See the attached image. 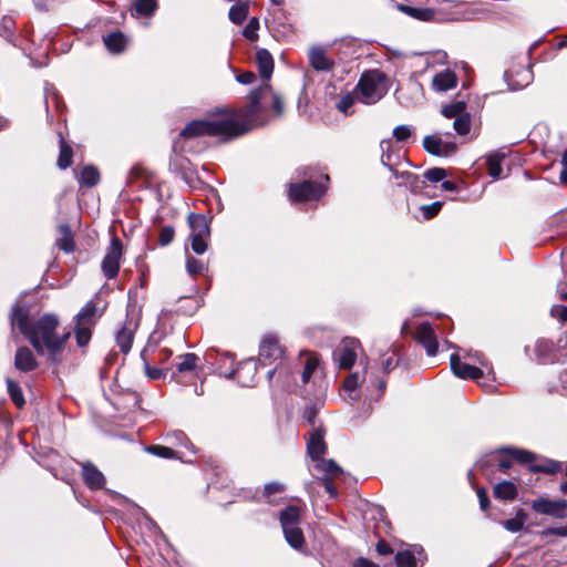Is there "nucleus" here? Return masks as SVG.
I'll return each instance as SVG.
<instances>
[{
	"mask_svg": "<svg viewBox=\"0 0 567 567\" xmlns=\"http://www.w3.org/2000/svg\"><path fill=\"white\" fill-rule=\"evenodd\" d=\"M103 307H99L95 300L87 301L74 318L75 340L81 348L86 347L92 338V330L104 312Z\"/></svg>",
	"mask_w": 567,
	"mask_h": 567,
	"instance_id": "obj_4",
	"label": "nucleus"
},
{
	"mask_svg": "<svg viewBox=\"0 0 567 567\" xmlns=\"http://www.w3.org/2000/svg\"><path fill=\"white\" fill-rule=\"evenodd\" d=\"M134 9L137 14L150 17L157 9V0H135Z\"/></svg>",
	"mask_w": 567,
	"mask_h": 567,
	"instance_id": "obj_43",
	"label": "nucleus"
},
{
	"mask_svg": "<svg viewBox=\"0 0 567 567\" xmlns=\"http://www.w3.org/2000/svg\"><path fill=\"white\" fill-rule=\"evenodd\" d=\"M256 62L258 65L260 76L265 81H268L274 72V59L269 51L266 49H259L256 52Z\"/></svg>",
	"mask_w": 567,
	"mask_h": 567,
	"instance_id": "obj_24",
	"label": "nucleus"
},
{
	"mask_svg": "<svg viewBox=\"0 0 567 567\" xmlns=\"http://www.w3.org/2000/svg\"><path fill=\"white\" fill-rule=\"evenodd\" d=\"M419 557L412 550H401L395 555V563L398 567H417Z\"/></svg>",
	"mask_w": 567,
	"mask_h": 567,
	"instance_id": "obj_40",
	"label": "nucleus"
},
{
	"mask_svg": "<svg viewBox=\"0 0 567 567\" xmlns=\"http://www.w3.org/2000/svg\"><path fill=\"white\" fill-rule=\"evenodd\" d=\"M252 125L241 121L230 112H224L219 116L208 120H197L188 123L179 133L174 143V151H186V142L204 135L216 136L223 141L238 137L250 131Z\"/></svg>",
	"mask_w": 567,
	"mask_h": 567,
	"instance_id": "obj_2",
	"label": "nucleus"
},
{
	"mask_svg": "<svg viewBox=\"0 0 567 567\" xmlns=\"http://www.w3.org/2000/svg\"><path fill=\"white\" fill-rule=\"evenodd\" d=\"M60 238L56 239V246L66 254L74 251V239L69 225L63 224L59 227Z\"/></svg>",
	"mask_w": 567,
	"mask_h": 567,
	"instance_id": "obj_30",
	"label": "nucleus"
},
{
	"mask_svg": "<svg viewBox=\"0 0 567 567\" xmlns=\"http://www.w3.org/2000/svg\"><path fill=\"white\" fill-rule=\"evenodd\" d=\"M498 460V470L506 473L513 467V458L509 454L499 451V455L496 456Z\"/></svg>",
	"mask_w": 567,
	"mask_h": 567,
	"instance_id": "obj_57",
	"label": "nucleus"
},
{
	"mask_svg": "<svg viewBox=\"0 0 567 567\" xmlns=\"http://www.w3.org/2000/svg\"><path fill=\"white\" fill-rule=\"evenodd\" d=\"M104 44L112 53H120L125 49L126 39L123 33L114 32L104 38Z\"/></svg>",
	"mask_w": 567,
	"mask_h": 567,
	"instance_id": "obj_34",
	"label": "nucleus"
},
{
	"mask_svg": "<svg viewBox=\"0 0 567 567\" xmlns=\"http://www.w3.org/2000/svg\"><path fill=\"white\" fill-rule=\"evenodd\" d=\"M503 453H507L511 457L520 464H530L534 461V454L520 449H503Z\"/></svg>",
	"mask_w": 567,
	"mask_h": 567,
	"instance_id": "obj_42",
	"label": "nucleus"
},
{
	"mask_svg": "<svg viewBox=\"0 0 567 567\" xmlns=\"http://www.w3.org/2000/svg\"><path fill=\"white\" fill-rule=\"evenodd\" d=\"M561 470V464L553 460H544L540 463L530 465V471L535 473L555 474Z\"/></svg>",
	"mask_w": 567,
	"mask_h": 567,
	"instance_id": "obj_39",
	"label": "nucleus"
},
{
	"mask_svg": "<svg viewBox=\"0 0 567 567\" xmlns=\"http://www.w3.org/2000/svg\"><path fill=\"white\" fill-rule=\"evenodd\" d=\"M282 355L280 346L274 338H266L262 340L259 349V362L265 364L267 360H278Z\"/></svg>",
	"mask_w": 567,
	"mask_h": 567,
	"instance_id": "obj_22",
	"label": "nucleus"
},
{
	"mask_svg": "<svg viewBox=\"0 0 567 567\" xmlns=\"http://www.w3.org/2000/svg\"><path fill=\"white\" fill-rule=\"evenodd\" d=\"M181 359L182 361L177 363L179 372L193 371L197 365L198 357L195 353H186Z\"/></svg>",
	"mask_w": 567,
	"mask_h": 567,
	"instance_id": "obj_51",
	"label": "nucleus"
},
{
	"mask_svg": "<svg viewBox=\"0 0 567 567\" xmlns=\"http://www.w3.org/2000/svg\"><path fill=\"white\" fill-rule=\"evenodd\" d=\"M309 63L316 71L330 72L334 68V62L328 58L322 47L315 45L309 50Z\"/></svg>",
	"mask_w": 567,
	"mask_h": 567,
	"instance_id": "obj_17",
	"label": "nucleus"
},
{
	"mask_svg": "<svg viewBox=\"0 0 567 567\" xmlns=\"http://www.w3.org/2000/svg\"><path fill=\"white\" fill-rule=\"evenodd\" d=\"M137 327H138L137 320H135L133 318H127L126 321L124 322L123 327L116 334V343H117L121 352H123L124 354L128 353L132 348L134 334H135Z\"/></svg>",
	"mask_w": 567,
	"mask_h": 567,
	"instance_id": "obj_16",
	"label": "nucleus"
},
{
	"mask_svg": "<svg viewBox=\"0 0 567 567\" xmlns=\"http://www.w3.org/2000/svg\"><path fill=\"white\" fill-rule=\"evenodd\" d=\"M457 84L456 74L450 69L437 72L432 79V89L436 92H446Z\"/></svg>",
	"mask_w": 567,
	"mask_h": 567,
	"instance_id": "obj_19",
	"label": "nucleus"
},
{
	"mask_svg": "<svg viewBox=\"0 0 567 567\" xmlns=\"http://www.w3.org/2000/svg\"><path fill=\"white\" fill-rule=\"evenodd\" d=\"M553 317L559 318L561 321L567 322V307L566 306H553L550 309Z\"/></svg>",
	"mask_w": 567,
	"mask_h": 567,
	"instance_id": "obj_63",
	"label": "nucleus"
},
{
	"mask_svg": "<svg viewBox=\"0 0 567 567\" xmlns=\"http://www.w3.org/2000/svg\"><path fill=\"white\" fill-rule=\"evenodd\" d=\"M207 266L206 264L200 260L196 259L195 257L187 256L186 260V270L190 276H196L206 270Z\"/></svg>",
	"mask_w": 567,
	"mask_h": 567,
	"instance_id": "obj_50",
	"label": "nucleus"
},
{
	"mask_svg": "<svg viewBox=\"0 0 567 567\" xmlns=\"http://www.w3.org/2000/svg\"><path fill=\"white\" fill-rule=\"evenodd\" d=\"M400 9L402 12L406 13L408 16L415 18L421 21H430L434 18L435 12L433 9L430 8H417V7H411V6H400Z\"/></svg>",
	"mask_w": 567,
	"mask_h": 567,
	"instance_id": "obj_33",
	"label": "nucleus"
},
{
	"mask_svg": "<svg viewBox=\"0 0 567 567\" xmlns=\"http://www.w3.org/2000/svg\"><path fill=\"white\" fill-rule=\"evenodd\" d=\"M59 318L53 313H44L37 320L31 319L25 306L14 305L11 309L12 331L18 329L33 346L38 354L48 355L52 362H61L65 342L71 333H58Z\"/></svg>",
	"mask_w": 567,
	"mask_h": 567,
	"instance_id": "obj_1",
	"label": "nucleus"
},
{
	"mask_svg": "<svg viewBox=\"0 0 567 567\" xmlns=\"http://www.w3.org/2000/svg\"><path fill=\"white\" fill-rule=\"evenodd\" d=\"M502 525L512 533H517L523 529L524 520L522 518H511L502 522Z\"/></svg>",
	"mask_w": 567,
	"mask_h": 567,
	"instance_id": "obj_59",
	"label": "nucleus"
},
{
	"mask_svg": "<svg viewBox=\"0 0 567 567\" xmlns=\"http://www.w3.org/2000/svg\"><path fill=\"white\" fill-rule=\"evenodd\" d=\"M389 89L390 80L388 75L378 69H373L361 74L354 94L359 102L371 105L380 101Z\"/></svg>",
	"mask_w": 567,
	"mask_h": 567,
	"instance_id": "obj_3",
	"label": "nucleus"
},
{
	"mask_svg": "<svg viewBox=\"0 0 567 567\" xmlns=\"http://www.w3.org/2000/svg\"><path fill=\"white\" fill-rule=\"evenodd\" d=\"M284 491V485L277 482H271L265 485L264 495L266 497Z\"/></svg>",
	"mask_w": 567,
	"mask_h": 567,
	"instance_id": "obj_62",
	"label": "nucleus"
},
{
	"mask_svg": "<svg viewBox=\"0 0 567 567\" xmlns=\"http://www.w3.org/2000/svg\"><path fill=\"white\" fill-rule=\"evenodd\" d=\"M357 100V96L348 93L339 100L337 103V109L342 112L343 114H349L352 105L354 104V101Z\"/></svg>",
	"mask_w": 567,
	"mask_h": 567,
	"instance_id": "obj_54",
	"label": "nucleus"
},
{
	"mask_svg": "<svg viewBox=\"0 0 567 567\" xmlns=\"http://www.w3.org/2000/svg\"><path fill=\"white\" fill-rule=\"evenodd\" d=\"M446 175L447 174L444 168L433 167V168L427 169L423 176L425 179H427L431 183H437V182L443 181L446 177Z\"/></svg>",
	"mask_w": 567,
	"mask_h": 567,
	"instance_id": "obj_53",
	"label": "nucleus"
},
{
	"mask_svg": "<svg viewBox=\"0 0 567 567\" xmlns=\"http://www.w3.org/2000/svg\"><path fill=\"white\" fill-rule=\"evenodd\" d=\"M425 151L435 156H450L456 152V144L454 142H444L437 135H427L423 140Z\"/></svg>",
	"mask_w": 567,
	"mask_h": 567,
	"instance_id": "obj_13",
	"label": "nucleus"
},
{
	"mask_svg": "<svg viewBox=\"0 0 567 567\" xmlns=\"http://www.w3.org/2000/svg\"><path fill=\"white\" fill-rule=\"evenodd\" d=\"M414 339L425 348L427 355L434 357L437 353V338L434 328L430 323H420L415 328Z\"/></svg>",
	"mask_w": 567,
	"mask_h": 567,
	"instance_id": "obj_11",
	"label": "nucleus"
},
{
	"mask_svg": "<svg viewBox=\"0 0 567 567\" xmlns=\"http://www.w3.org/2000/svg\"><path fill=\"white\" fill-rule=\"evenodd\" d=\"M318 365H319V359L317 358V355L309 354L307 357L306 364H305L303 371L301 373V380L303 383H307L310 380L311 375L317 370Z\"/></svg>",
	"mask_w": 567,
	"mask_h": 567,
	"instance_id": "obj_47",
	"label": "nucleus"
},
{
	"mask_svg": "<svg viewBox=\"0 0 567 567\" xmlns=\"http://www.w3.org/2000/svg\"><path fill=\"white\" fill-rule=\"evenodd\" d=\"M14 364L18 370L23 372L34 370L38 365L32 351L27 347L17 350Z\"/></svg>",
	"mask_w": 567,
	"mask_h": 567,
	"instance_id": "obj_23",
	"label": "nucleus"
},
{
	"mask_svg": "<svg viewBox=\"0 0 567 567\" xmlns=\"http://www.w3.org/2000/svg\"><path fill=\"white\" fill-rule=\"evenodd\" d=\"M442 205H443L442 202H434V203H432L430 205L421 206V210H422L423 217L425 219L433 218L434 216H436L439 214V212L442 208Z\"/></svg>",
	"mask_w": 567,
	"mask_h": 567,
	"instance_id": "obj_56",
	"label": "nucleus"
},
{
	"mask_svg": "<svg viewBox=\"0 0 567 567\" xmlns=\"http://www.w3.org/2000/svg\"><path fill=\"white\" fill-rule=\"evenodd\" d=\"M7 385H8V392L10 394V398L13 401V403L18 408H22L24 405L25 401H24L23 393H22V390L19 386V384L16 383L14 381L8 379Z\"/></svg>",
	"mask_w": 567,
	"mask_h": 567,
	"instance_id": "obj_46",
	"label": "nucleus"
},
{
	"mask_svg": "<svg viewBox=\"0 0 567 567\" xmlns=\"http://www.w3.org/2000/svg\"><path fill=\"white\" fill-rule=\"evenodd\" d=\"M100 181L99 171L91 165L84 166L80 172L79 183L86 187L95 186Z\"/></svg>",
	"mask_w": 567,
	"mask_h": 567,
	"instance_id": "obj_35",
	"label": "nucleus"
},
{
	"mask_svg": "<svg viewBox=\"0 0 567 567\" xmlns=\"http://www.w3.org/2000/svg\"><path fill=\"white\" fill-rule=\"evenodd\" d=\"M393 136L398 142H404L411 136V128L406 125L396 126L393 130Z\"/></svg>",
	"mask_w": 567,
	"mask_h": 567,
	"instance_id": "obj_61",
	"label": "nucleus"
},
{
	"mask_svg": "<svg viewBox=\"0 0 567 567\" xmlns=\"http://www.w3.org/2000/svg\"><path fill=\"white\" fill-rule=\"evenodd\" d=\"M258 363L254 359L246 360L241 362L238 369L234 372L238 382H240L244 386H249L252 378L250 380H246L244 375H251L257 372Z\"/></svg>",
	"mask_w": 567,
	"mask_h": 567,
	"instance_id": "obj_29",
	"label": "nucleus"
},
{
	"mask_svg": "<svg viewBox=\"0 0 567 567\" xmlns=\"http://www.w3.org/2000/svg\"><path fill=\"white\" fill-rule=\"evenodd\" d=\"M392 146L393 143L391 138H384L380 142V148L382 151L381 163L389 167L391 172L394 169V166L399 161V155L392 151Z\"/></svg>",
	"mask_w": 567,
	"mask_h": 567,
	"instance_id": "obj_26",
	"label": "nucleus"
},
{
	"mask_svg": "<svg viewBox=\"0 0 567 567\" xmlns=\"http://www.w3.org/2000/svg\"><path fill=\"white\" fill-rule=\"evenodd\" d=\"M399 363V359H396V351L395 349L392 350V353L383 359L382 361V370L383 372L388 373L391 370H393Z\"/></svg>",
	"mask_w": 567,
	"mask_h": 567,
	"instance_id": "obj_60",
	"label": "nucleus"
},
{
	"mask_svg": "<svg viewBox=\"0 0 567 567\" xmlns=\"http://www.w3.org/2000/svg\"><path fill=\"white\" fill-rule=\"evenodd\" d=\"M145 451L152 455L162 457V458H174L176 453L173 449L163 446V445H148L145 447Z\"/></svg>",
	"mask_w": 567,
	"mask_h": 567,
	"instance_id": "obj_48",
	"label": "nucleus"
},
{
	"mask_svg": "<svg viewBox=\"0 0 567 567\" xmlns=\"http://www.w3.org/2000/svg\"><path fill=\"white\" fill-rule=\"evenodd\" d=\"M505 157V153L499 151L493 152L486 156L487 171L492 178L499 179L504 177L502 163Z\"/></svg>",
	"mask_w": 567,
	"mask_h": 567,
	"instance_id": "obj_25",
	"label": "nucleus"
},
{
	"mask_svg": "<svg viewBox=\"0 0 567 567\" xmlns=\"http://www.w3.org/2000/svg\"><path fill=\"white\" fill-rule=\"evenodd\" d=\"M493 494L498 499L513 501L517 496V486L511 481H503L494 486Z\"/></svg>",
	"mask_w": 567,
	"mask_h": 567,
	"instance_id": "obj_28",
	"label": "nucleus"
},
{
	"mask_svg": "<svg viewBox=\"0 0 567 567\" xmlns=\"http://www.w3.org/2000/svg\"><path fill=\"white\" fill-rule=\"evenodd\" d=\"M361 363H363V372H353L344 380L343 389L347 392L355 391L363 383L369 363L368 358L362 359Z\"/></svg>",
	"mask_w": 567,
	"mask_h": 567,
	"instance_id": "obj_31",
	"label": "nucleus"
},
{
	"mask_svg": "<svg viewBox=\"0 0 567 567\" xmlns=\"http://www.w3.org/2000/svg\"><path fill=\"white\" fill-rule=\"evenodd\" d=\"M466 112V103L464 101H455L442 106L441 113L447 118H456Z\"/></svg>",
	"mask_w": 567,
	"mask_h": 567,
	"instance_id": "obj_38",
	"label": "nucleus"
},
{
	"mask_svg": "<svg viewBox=\"0 0 567 567\" xmlns=\"http://www.w3.org/2000/svg\"><path fill=\"white\" fill-rule=\"evenodd\" d=\"M535 354L542 363H550L555 361L554 344L553 342L540 339L535 343Z\"/></svg>",
	"mask_w": 567,
	"mask_h": 567,
	"instance_id": "obj_27",
	"label": "nucleus"
},
{
	"mask_svg": "<svg viewBox=\"0 0 567 567\" xmlns=\"http://www.w3.org/2000/svg\"><path fill=\"white\" fill-rule=\"evenodd\" d=\"M279 520L288 544L295 549H300L305 543L303 533L299 526L300 509L297 506H287L280 512Z\"/></svg>",
	"mask_w": 567,
	"mask_h": 567,
	"instance_id": "obj_5",
	"label": "nucleus"
},
{
	"mask_svg": "<svg viewBox=\"0 0 567 567\" xmlns=\"http://www.w3.org/2000/svg\"><path fill=\"white\" fill-rule=\"evenodd\" d=\"M450 362L452 372L460 379L478 380L483 377V371L480 368L462 362L457 353L451 355Z\"/></svg>",
	"mask_w": 567,
	"mask_h": 567,
	"instance_id": "obj_15",
	"label": "nucleus"
},
{
	"mask_svg": "<svg viewBox=\"0 0 567 567\" xmlns=\"http://www.w3.org/2000/svg\"><path fill=\"white\" fill-rule=\"evenodd\" d=\"M148 348H145L142 352H141V358L144 362V371H145V374L151 379V380H158L161 379L163 375H164V371L162 369H158V368H153L150 365L147 359H146V354L148 352Z\"/></svg>",
	"mask_w": 567,
	"mask_h": 567,
	"instance_id": "obj_49",
	"label": "nucleus"
},
{
	"mask_svg": "<svg viewBox=\"0 0 567 567\" xmlns=\"http://www.w3.org/2000/svg\"><path fill=\"white\" fill-rule=\"evenodd\" d=\"M16 30V22L12 17L3 16L0 20V35L7 39L8 41H12Z\"/></svg>",
	"mask_w": 567,
	"mask_h": 567,
	"instance_id": "obj_44",
	"label": "nucleus"
},
{
	"mask_svg": "<svg viewBox=\"0 0 567 567\" xmlns=\"http://www.w3.org/2000/svg\"><path fill=\"white\" fill-rule=\"evenodd\" d=\"M72 148L64 141L62 135H60V154L58 157V166L61 169H66L72 163Z\"/></svg>",
	"mask_w": 567,
	"mask_h": 567,
	"instance_id": "obj_37",
	"label": "nucleus"
},
{
	"mask_svg": "<svg viewBox=\"0 0 567 567\" xmlns=\"http://www.w3.org/2000/svg\"><path fill=\"white\" fill-rule=\"evenodd\" d=\"M327 446L323 440V432L320 429H315L308 439L307 451L313 461H317L323 456Z\"/></svg>",
	"mask_w": 567,
	"mask_h": 567,
	"instance_id": "obj_18",
	"label": "nucleus"
},
{
	"mask_svg": "<svg viewBox=\"0 0 567 567\" xmlns=\"http://www.w3.org/2000/svg\"><path fill=\"white\" fill-rule=\"evenodd\" d=\"M166 440L168 442H173L174 441V442H176L179 445L193 449L192 442L188 440V437L182 431H175L172 434H167Z\"/></svg>",
	"mask_w": 567,
	"mask_h": 567,
	"instance_id": "obj_55",
	"label": "nucleus"
},
{
	"mask_svg": "<svg viewBox=\"0 0 567 567\" xmlns=\"http://www.w3.org/2000/svg\"><path fill=\"white\" fill-rule=\"evenodd\" d=\"M398 100L409 106L423 100V86L416 79H409L405 86L398 90Z\"/></svg>",
	"mask_w": 567,
	"mask_h": 567,
	"instance_id": "obj_12",
	"label": "nucleus"
},
{
	"mask_svg": "<svg viewBox=\"0 0 567 567\" xmlns=\"http://www.w3.org/2000/svg\"><path fill=\"white\" fill-rule=\"evenodd\" d=\"M532 509L540 515L563 519L567 517V499L551 501L547 497H538L530 502Z\"/></svg>",
	"mask_w": 567,
	"mask_h": 567,
	"instance_id": "obj_10",
	"label": "nucleus"
},
{
	"mask_svg": "<svg viewBox=\"0 0 567 567\" xmlns=\"http://www.w3.org/2000/svg\"><path fill=\"white\" fill-rule=\"evenodd\" d=\"M504 78L508 84V87L513 91H516L527 86L533 81V72L529 68L522 65L517 70L513 68L505 71Z\"/></svg>",
	"mask_w": 567,
	"mask_h": 567,
	"instance_id": "obj_14",
	"label": "nucleus"
},
{
	"mask_svg": "<svg viewBox=\"0 0 567 567\" xmlns=\"http://www.w3.org/2000/svg\"><path fill=\"white\" fill-rule=\"evenodd\" d=\"M359 351H362L359 339L351 337L343 338L332 352L333 362L340 369L349 370L355 363Z\"/></svg>",
	"mask_w": 567,
	"mask_h": 567,
	"instance_id": "obj_6",
	"label": "nucleus"
},
{
	"mask_svg": "<svg viewBox=\"0 0 567 567\" xmlns=\"http://www.w3.org/2000/svg\"><path fill=\"white\" fill-rule=\"evenodd\" d=\"M174 235H175L174 228L171 226H165L164 228H162V230L159 233V238H158L159 244L162 246L169 245L174 239Z\"/></svg>",
	"mask_w": 567,
	"mask_h": 567,
	"instance_id": "obj_58",
	"label": "nucleus"
},
{
	"mask_svg": "<svg viewBox=\"0 0 567 567\" xmlns=\"http://www.w3.org/2000/svg\"><path fill=\"white\" fill-rule=\"evenodd\" d=\"M258 29H259V19L256 17H252L248 21L247 25L244 28L243 35L249 41H255L258 38V33H257Z\"/></svg>",
	"mask_w": 567,
	"mask_h": 567,
	"instance_id": "obj_52",
	"label": "nucleus"
},
{
	"mask_svg": "<svg viewBox=\"0 0 567 567\" xmlns=\"http://www.w3.org/2000/svg\"><path fill=\"white\" fill-rule=\"evenodd\" d=\"M190 226V247L197 255H203L207 250V238L209 237V226L203 215L190 214L188 216Z\"/></svg>",
	"mask_w": 567,
	"mask_h": 567,
	"instance_id": "obj_7",
	"label": "nucleus"
},
{
	"mask_svg": "<svg viewBox=\"0 0 567 567\" xmlns=\"http://www.w3.org/2000/svg\"><path fill=\"white\" fill-rule=\"evenodd\" d=\"M326 193V186L319 182L305 181L302 183L290 184L289 198L291 202H306L318 199Z\"/></svg>",
	"mask_w": 567,
	"mask_h": 567,
	"instance_id": "obj_8",
	"label": "nucleus"
},
{
	"mask_svg": "<svg viewBox=\"0 0 567 567\" xmlns=\"http://www.w3.org/2000/svg\"><path fill=\"white\" fill-rule=\"evenodd\" d=\"M122 254V241L117 237H113L101 265L102 272L105 278L113 279L117 276L121 266Z\"/></svg>",
	"mask_w": 567,
	"mask_h": 567,
	"instance_id": "obj_9",
	"label": "nucleus"
},
{
	"mask_svg": "<svg viewBox=\"0 0 567 567\" xmlns=\"http://www.w3.org/2000/svg\"><path fill=\"white\" fill-rule=\"evenodd\" d=\"M82 475L85 484L90 488L96 489L104 486L105 477L103 473L92 463L86 462L82 464Z\"/></svg>",
	"mask_w": 567,
	"mask_h": 567,
	"instance_id": "obj_21",
	"label": "nucleus"
},
{
	"mask_svg": "<svg viewBox=\"0 0 567 567\" xmlns=\"http://www.w3.org/2000/svg\"><path fill=\"white\" fill-rule=\"evenodd\" d=\"M272 109L277 115L284 114L285 103H284L281 96L277 93H274V96H272Z\"/></svg>",
	"mask_w": 567,
	"mask_h": 567,
	"instance_id": "obj_64",
	"label": "nucleus"
},
{
	"mask_svg": "<svg viewBox=\"0 0 567 567\" xmlns=\"http://www.w3.org/2000/svg\"><path fill=\"white\" fill-rule=\"evenodd\" d=\"M186 165H188V161L185 157H176L171 164V171L181 174L182 178L189 185L193 186L194 177L192 173L186 169Z\"/></svg>",
	"mask_w": 567,
	"mask_h": 567,
	"instance_id": "obj_36",
	"label": "nucleus"
},
{
	"mask_svg": "<svg viewBox=\"0 0 567 567\" xmlns=\"http://www.w3.org/2000/svg\"><path fill=\"white\" fill-rule=\"evenodd\" d=\"M453 127L458 135H466L471 130V115L465 112L461 116H456L453 122Z\"/></svg>",
	"mask_w": 567,
	"mask_h": 567,
	"instance_id": "obj_45",
	"label": "nucleus"
},
{
	"mask_svg": "<svg viewBox=\"0 0 567 567\" xmlns=\"http://www.w3.org/2000/svg\"><path fill=\"white\" fill-rule=\"evenodd\" d=\"M248 12V1H239L230 7L228 18L234 24L239 25L246 20Z\"/></svg>",
	"mask_w": 567,
	"mask_h": 567,
	"instance_id": "obj_32",
	"label": "nucleus"
},
{
	"mask_svg": "<svg viewBox=\"0 0 567 567\" xmlns=\"http://www.w3.org/2000/svg\"><path fill=\"white\" fill-rule=\"evenodd\" d=\"M317 464H316V468L319 471V472H322L327 475H330L332 477H336L338 476L339 474H341V468L339 467V465L332 461V460H326V458H319L316 461Z\"/></svg>",
	"mask_w": 567,
	"mask_h": 567,
	"instance_id": "obj_41",
	"label": "nucleus"
},
{
	"mask_svg": "<svg viewBox=\"0 0 567 567\" xmlns=\"http://www.w3.org/2000/svg\"><path fill=\"white\" fill-rule=\"evenodd\" d=\"M393 177L399 181V186H404L413 193H419L425 187V181L421 179L420 176L411 172H398L392 171Z\"/></svg>",
	"mask_w": 567,
	"mask_h": 567,
	"instance_id": "obj_20",
	"label": "nucleus"
}]
</instances>
